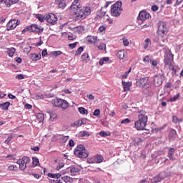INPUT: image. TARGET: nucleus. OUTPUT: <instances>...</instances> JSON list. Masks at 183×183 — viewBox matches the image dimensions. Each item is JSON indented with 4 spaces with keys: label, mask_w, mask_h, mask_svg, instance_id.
<instances>
[{
    "label": "nucleus",
    "mask_w": 183,
    "mask_h": 183,
    "mask_svg": "<svg viewBox=\"0 0 183 183\" xmlns=\"http://www.w3.org/2000/svg\"><path fill=\"white\" fill-rule=\"evenodd\" d=\"M163 52L165 54L164 60L165 68L171 69L174 73L177 72L175 66H174V54L171 53V49L166 46L163 48Z\"/></svg>",
    "instance_id": "f257e3e1"
},
{
    "label": "nucleus",
    "mask_w": 183,
    "mask_h": 183,
    "mask_svg": "<svg viewBox=\"0 0 183 183\" xmlns=\"http://www.w3.org/2000/svg\"><path fill=\"white\" fill-rule=\"evenodd\" d=\"M138 119L134 122V128L137 131H144L148 122V116L145 114V112L141 110L138 114Z\"/></svg>",
    "instance_id": "f03ea898"
},
{
    "label": "nucleus",
    "mask_w": 183,
    "mask_h": 183,
    "mask_svg": "<svg viewBox=\"0 0 183 183\" xmlns=\"http://www.w3.org/2000/svg\"><path fill=\"white\" fill-rule=\"evenodd\" d=\"M74 154L76 157L83 159L88 158L89 156V153L86 151L84 144H79L74 149Z\"/></svg>",
    "instance_id": "7ed1b4c3"
},
{
    "label": "nucleus",
    "mask_w": 183,
    "mask_h": 183,
    "mask_svg": "<svg viewBox=\"0 0 183 183\" xmlns=\"http://www.w3.org/2000/svg\"><path fill=\"white\" fill-rule=\"evenodd\" d=\"M89 15H91V7L84 6L76 14V19H85Z\"/></svg>",
    "instance_id": "20e7f679"
},
{
    "label": "nucleus",
    "mask_w": 183,
    "mask_h": 183,
    "mask_svg": "<svg viewBox=\"0 0 183 183\" xmlns=\"http://www.w3.org/2000/svg\"><path fill=\"white\" fill-rule=\"evenodd\" d=\"M122 6V2L119 1L112 5L111 14L112 16H119V15H121V12H122V9L121 8Z\"/></svg>",
    "instance_id": "39448f33"
},
{
    "label": "nucleus",
    "mask_w": 183,
    "mask_h": 183,
    "mask_svg": "<svg viewBox=\"0 0 183 183\" xmlns=\"http://www.w3.org/2000/svg\"><path fill=\"white\" fill-rule=\"evenodd\" d=\"M53 105L57 107L58 108H61L62 109H66L69 106V103L65 99H54L53 101Z\"/></svg>",
    "instance_id": "423d86ee"
},
{
    "label": "nucleus",
    "mask_w": 183,
    "mask_h": 183,
    "mask_svg": "<svg viewBox=\"0 0 183 183\" xmlns=\"http://www.w3.org/2000/svg\"><path fill=\"white\" fill-rule=\"evenodd\" d=\"M148 81H149V77L140 78L136 81V86L138 88H144V86L149 88V83Z\"/></svg>",
    "instance_id": "0eeeda50"
},
{
    "label": "nucleus",
    "mask_w": 183,
    "mask_h": 183,
    "mask_svg": "<svg viewBox=\"0 0 183 183\" xmlns=\"http://www.w3.org/2000/svg\"><path fill=\"white\" fill-rule=\"evenodd\" d=\"M31 162V159L28 157H24L22 159H20L17 161V164L19 165V169L21 171H25L26 169V164Z\"/></svg>",
    "instance_id": "6e6552de"
},
{
    "label": "nucleus",
    "mask_w": 183,
    "mask_h": 183,
    "mask_svg": "<svg viewBox=\"0 0 183 183\" xmlns=\"http://www.w3.org/2000/svg\"><path fill=\"white\" fill-rule=\"evenodd\" d=\"M149 16H151V14L147 10H142L139 11L137 19L138 22H144L147 19H149Z\"/></svg>",
    "instance_id": "1a4fd4ad"
},
{
    "label": "nucleus",
    "mask_w": 183,
    "mask_h": 183,
    "mask_svg": "<svg viewBox=\"0 0 183 183\" xmlns=\"http://www.w3.org/2000/svg\"><path fill=\"white\" fill-rule=\"evenodd\" d=\"M45 21H46L48 24H55V22L58 21V16L52 13H49L45 14Z\"/></svg>",
    "instance_id": "9d476101"
},
{
    "label": "nucleus",
    "mask_w": 183,
    "mask_h": 183,
    "mask_svg": "<svg viewBox=\"0 0 183 183\" xmlns=\"http://www.w3.org/2000/svg\"><path fill=\"white\" fill-rule=\"evenodd\" d=\"M122 85L124 88V92H128V91H131V87L132 86V81H122Z\"/></svg>",
    "instance_id": "9b49d317"
},
{
    "label": "nucleus",
    "mask_w": 183,
    "mask_h": 183,
    "mask_svg": "<svg viewBox=\"0 0 183 183\" xmlns=\"http://www.w3.org/2000/svg\"><path fill=\"white\" fill-rule=\"evenodd\" d=\"M66 171H70L71 175L74 177V175H76L78 172H79V169L74 166H71L70 167L66 168Z\"/></svg>",
    "instance_id": "f8f14e48"
},
{
    "label": "nucleus",
    "mask_w": 183,
    "mask_h": 183,
    "mask_svg": "<svg viewBox=\"0 0 183 183\" xmlns=\"http://www.w3.org/2000/svg\"><path fill=\"white\" fill-rule=\"evenodd\" d=\"M178 137V134H177V130L174 129H171L169 132V141H174L175 138Z\"/></svg>",
    "instance_id": "ddd939ff"
},
{
    "label": "nucleus",
    "mask_w": 183,
    "mask_h": 183,
    "mask_svg": "<svg viewBox=\"0 0 183 183\" xmlns=\"http://www.w3.org/2000/svg\"><path fill=\"white\" fill-rule=\"evenodd\" d=\"M31 32H42L44 29L40 28L38 26V24H31L30 26Z\"/></svg>",
    "instance_id": "4468645a"
},
{
    "label": "nucleus",
    "mask_w": 183,
    "mask_h": 183,
    "mask_svg": "<svg viewBox=\"0 0 183 183\" xmlns=\"http://www.w3.org/2000/svg\"><path fill=\"white\" fill-rule=\"evenodd\" d=\"M86 40L89 44H96L98 42V36H88Z\"/></svg>",
    "instance_id": "2eb2a0df"
},
{
    "label": "nucleus",
    "mask_w": 183,
    "mask_h": 183,
    "mask_svg": "<svg viewBox=\"0 0 183 183\" xmlns=\"http://www.w3.org/2000/svg\"><path fill=\"white\" fill-rule=\"evenodd\" d=\"M55 4L58 5L59 8H61L62 9L66 6L65 0H55Z\"/></svg>",
    "instance_id": "dca6fc26"
},
{
    "label": "nucleus",
    "mask_w": 183,
    "mask_h": 183,
    "mask_svg": "<svg viewBox=\"0 0 183 183\" xmlns=\"http://www.w3.org/2000/svg\"><path fill=\"white\" fill-rule=\"evenodd\" d=\"M174 154H175V149L170 148L168 152V157L172 161H175V157H174Z\"/></svg>",
    "instance_id": "f3484780"
},
{
    "label": "nucleus",
    "mask_w": 183,
    "mask_h": 183,
    "mask_svg": "<svg viewBox=\"0 0 183 183\" xmlns=\"http://www.w3.org/2000/svg\"><path fill=\"white\" fill-rule=\"evenodd\" d=\"M89 54H88V53H84L82 55H81V61L83 62H89Z\"/></svg>",
    "instance_id": "a211bd4d"
},
{
    "label": "nucleus",
    "mask_w": 183,
    "mask_h": 183,
    "mask_svg": "<svg viewBox=\"0 0 183 183\" xmlns=\"http://www.w3.org/2000/svg\"><path fill=\"white\" fill-rule=\"evenodd\" d=\"M9 105H11V103H9V102L3 103V104H0V108H1V109H3L4 111H6L9 108Z\"/></svg>",
    "instance_id": "6ab92c4d"
},
{
    "label": "nucleus",
    "mask_w": 183,
    "mask_h": 183,
    "mask_svg": "<svg viewBox=\"0 0 183 183\" xmlns=\"http://www.w3.org/2000/svg\"><path fill=\"white\" fill-rule=\"evenodd\" d=\"M154 84L155 86H161V79L158 76H154Z\"/></svg>",
    "instance_id": "aec40b11"
},
{
    "label": "nucleus",
    "mask_w": 183,
    "mask_h": 183,
    "mask_svg": "<svg viewBox=\"0 0 183 183\" xmlns=\"http://www.w3.org/2000/svg\"><path fill=\"white\" fill-rule=\"evenodd\" d=\"M62 174L61 173H56V174H52V173H49L47 176L49 178H56V179H59L60 177H61Z\"/></svg>",
    "instance_id": "412c9836"
},
{
    "label": "nucleus",
    "mask_w": 183,
    "mask_h": 183,
    "mask_svg": "<svg viewBox=\"0 0 183 183\" xmlns=\"http://www.w3.org/2000/svg\"><path fill=\"white\" fill-rule=\"evenodd\" d=\"M15 51H16V50L14 47L8 49L7 54H8L9 56L12 58V56H14V55H15Z\"/></svg>",
    "instance_id": "4be33fe9"
},
{
    "label": "nucleus",
    "mask_w": 183,
    "mask_h": 183,
    "mask_svg": "<svg viewBox=\"0 0 183 183\" xmlns=\"http://www.w3.org/2000/svg\"><path fill=\"white\" fill-rule=\"evenodd\" d=\"M96 157V164H101V162H104V157L100 154H97L95 156Z\"/></svg>",
    "instance_id": "5701e85b"
},
{
    "label": "nucleus",
    "mask_w": 183,
    "mask_h": 183,
    "mask_svg": "<svg viewBox=\"0 0 183 183\" xmlns=\"http://www.w3.org/2000/svg\"><path fill=\"white\" fill-rule=\"evenodd\" d=\"M18 26V24H6V28L7 31H12V29H15V28Z\"/></svg>",
    "instance_id": "b1692460"
},
{
    "label": "nucleus",
    "mask_w": 183,
    "mask_h": 183,
    "mask_svg": "<svg viewBox=\"0 0 183 183\" xmlns=\"http://www.w3.org/2000/svg\"><path fill=\"white\" fill-rule=\"evenodd\" d=\"M80 8H81V5L71 4L69 7V10L76 11H78V9H80Z\"/></svg>",
    "instance_id": "393cba45"
},
{
    "label": "nucleus",
    "mask_w": 183,
    "mask_h": 183,
    "mask_svg": "<svg viewBox=\"0 0 183 183\" xmlns=\"http://www.w3.org/2000/svg\"><path fill=\"white\" fill-rule=\"evenodd\" d=\"M104 7H102L101 10L97 12V16L102 18V16H105V14H107V11L104 10Z\"/></svg>",
    "instance_id": "a878e982"
},
{
    "label": "nucleus",
    "mask_w": 183,
    "mask_h": 183,
    "mask_svg": "<svg viewBox=\"0 0 183 183\" xmlns=\"http://www.w3.org/2000/svg\"><path fill=\"white\" fill-rule=\"evenodd\" d=\"M117 56L119 58V59H124V58H125V51L122 50L119 51Z\"/></svg>",
    "instance_id": "bb28decb"
},
{
    "label": "nucleus",
    "mask_w": 183,
    "mask_h": 183,
    "mask_svg": "<svg viewBox=\"0 0 183 183\" xmlns=\"http://www.w3.org/2000/svg\"><path fill=\"white\" fill-rule=\"evenodd\" d=\"M78 111L80 114H81V115H85V114L88 115V110H86L84 107H79Z\"/></svg>",
    "instance_id": "cd10ccee"
},
{
    "label": "nucleus",
    "mask_w": 183,
    "mask_h": 183,
    "mask_svg": "<svg viewBox=\"0 0 183 183\" xmlns=\"http://www.w3.org/2000/svg\"><path fill=\"white\" fill-rule=\"evenodd\" d=\"M36 119L37 121H39V122H42V121H44V114L42 113H39L36 114Z\"/></svg>",
    "instance_id": "c85d7f7f"
},
{
    "label": "nucleus",
    "mask_w": 183,
    "mask_h": 183,
    "mask_svg": "<svg viewBox=\"0 0 183 183\" xmlns=\"http://www.w3.org/2000/svg\"><path fill=\"white\" fill-rule=\"evenodd\" d=\"M19 0H9V2L6 4V7L9 8L11 6V5H14L15 4H19Z\"/></svg>",
    "instance_id": "c756f323"
},
{
    "label": "nucleus",
    "mask_w": 183,
    "mask_h": 183,
    "mask_svg": "<svg viewBox=\"0 0 183 183\" xmlns=\"http://www.w3.org/2000/svg\"><path fill=\"white\" fill-rule=\"evenodd\" d=\"M61 179L65 183H69L71 182V181H72V178L69 176H64L63 177H61Z\"/></svg>",
    "instance_id": "7c9ffc66"
},
{
    "label": "nucleus",
    "mask_w": 183,
    "mask_h": 183,
    "mask_svg": "<svg viewBox=\"0 0 183 183\" xmlns=\"http://www.w3.org/2000/svg\"><path fill=\"white\" fill-rule=\"evenodd\" d=\"M36 18L41 23L45 21V15L43 16L41 14H37L36 15Z\"/></svg>",
    "instance_id": "2f4dec72"
},
{
    "label": "nucleus",
    "mask_w": 183,
    "mask_h": 183,
    "mask_svg": "<svg viewBox=\"0 0 183 183\" xmlns=\"http://www.w3.org/2000/svg\"><path fill=\"white\" fill-rule=\"evenodd\" d=\"M41 58V54H31V59L32 61H39V59Z\"/></svg>",
    "instance_id": "473e14b6"
},
{
    "label": "nucleus",
    "mask_w": 183,
    "mask_h": 183,
    "mask_svg": "<svg viewBox=\"0 0 183 183\" xmlns=\"http://www.w3.org/2000/svg\"><path fill=\"white\" fill-rule=\"evenodd\" d=\"M145 44L144 46V49H147L148 46H149V44H151V39L149 38H147L144 41Z\"/></svg>",
    "instance_id": "72a5a7b5"
},
{
    "label": "nucleus",
    "mask_w": 183,
    "mask_h": 183,
    "mask_svg": "<svg viewBox=\"0 0 183 183\" xmlns=\"http://www.w3.org/2000/svg\"><path fill=\"white\" fill-rule=\"evenodd\" d=\"M87 162L89 164H97V159L94 157L87 159Z\"/></svg>",
    "instance_id": "f704fd0d"
},
{
    "label": "nucleus",
    "mask_w": 183,
    "mask_h": 183,
    "mask_svg": "<svg viewBox=\"0 0 183 183\" xmlns=\"http://www.w3.org/2000/svg\"><path fill=\"white\" fill-rule=\"evenodd\" d=\"M109 57H104L103 59H101L99 61V65L102 66L104 64V62H109Z\"/></svg>",
    "instance_id": "c9c22d12"
},
{
    "label": "nucleus",
    "mask_w": 183,
    "mask_h": 183,
    "mask_svg": "<svg viewBox=\"0 0 183 183\" xmlns=\"http://www.w3.org/2000/svg\"><path fill=\"white\" fill-rule=\"evenodd\" d=\"M100 137H109L111 135V132H107L105 131H101L99 132Z\"/></svg>",
    "instance_id": "e433bc0d"
},
{
    "label": "nucleus",
    "mask_w": 183,
    "mask_h": 183,
    "mask_svg": "<svg viewBox=\"0 0 183 183\" xmlns=\"http://www.w3.org/2000/svg\"><path fill=\"white\" fill-rule=\"evenodd\" d=\"M83 51H84V47H82V46L79 47L77 49V50L76 51V54H75L76 56H78V55H81V54H82Z\"/></svg>",
    "instance_id": "4c0bfd02"
},
{
    "label": "nucleus",
    "mask_w": 183,
    "mask_h": 183,
    "mask_svg": "<svg viewBox=\"0 0 183 183\" xmlns=\"http://www.w3.org/2000/svg\"><path fill=\"white\" fill-rule=\"evenodd\" d=\"M98 49H100V51H104V49H107V44L105 43H102L97 46Z\"/></svg>",
    "instance_id": "58836bf2"
},
{
    "label": "nucleus",
    "mask_w": 183,
    "mask_h": 183,
    "mask_svg": "<svg viewBox=\"0 0 183 183\" xmlns=\"http://www.w3.org/2000/svg\"><path fill=\"white\" fill-rule=\"evenodd\" d=\"M76 31L78 32L79 34H81V32H84V28L82 26H79L75 28Z\"/></svg>",
    "instance_id": "ea45409f"
},
{
    "label": "nucleus",
    "mask_w": 183,
    "mask_h": 183,
    "mask_svg": "<svg viewBox=\"0 0 183 183\" xmlns=\"http://www.w3.org/2000/svg\"><path fill=\"white\" fill-rule=\"evenodd\" d=\"M180 94L178 93L176 96H174L173 97L170 98L171 102H175V101L179 99Z\"/></svg>",
    "instance_id": "a19ab883"
},
{
    "label": "nucleus",
    "mask_w": 183,
    "mask_h": 183,
    "mask_svg": "<svg viewBox=\"0 0 183 183\" xmlns=\"http://www.w3.org/2000/svg\"><path fill=\"white\" fill-rule=\"evenodd\" d=\"M68 139H69V136H62L60 138V141H61V142H67Z\"/></svg>",
    "instance_id": "79ce46f5"
},
{
    "label": "nucleus",
    "mask_w": 183,
    "mask_h": 183,
    "mask_svg": "<svg viewBox=\"0 0 183 183\" xmlns=\"http://www.w3.org/2000/svg\"><path fill=\"white\" fill-rule=\"evenodd\" d=\"M172 122L177 124V122H182V119H179L177 117L174 116L172 118Z\"/></svg>",
    "instance_id": "37998d69"
},
{
    "label": "nucleus",
    "mask_w": 183,
    "mask_h": 183,
    "mask_svg": "<svg viewBox=\"0 0 183 183\" xmlns=\"http://www.w3.org/2000/svg\"><path fill=\"white\" fill-rule=\"evenodd\" d=\"M91 134L87 131H83L81 132V137L84 138V137H89Z\"/></svg>",
    "instance_id": "c03bdc74"
},
{
    "label": "nucleus",
    "mask_w": 183,
    "mask_h": 183,
    "mask_svg": "<svg viewBox=\"0 0 183 183\" xmlns=\"http://www.w3.org/2000/svg\"><path fill=\"white\" fill-rule=\"evenodd\" d=\"M39 164V159L37 157H33V165L36 167Z\"/></svg>",
    "instance_id": "a18cd8bd"
},
{
    "label": "nucleus",
    "mask_w": 183,
    "mask_h": 183,
    "mask_svg": "<svg viewBox=\"0 0 183 183\" xmlns=\"http://www.w3.org/2000/svg\"><path fill=\"white\" fill-rule=\"evenodd\" d=\"M122 41H123V44H124V46H128V45H129V41H128L127 37H124L122 39Z\"/></svg>",
    "instance_id": "49530a36"
},
{
    "label": "nucleus",
    "mask_w": 183,
    "mask_h": 183,
    "mask_svg": "<svg viewBox=\"0 0 183 183\" xmlns=\"http://www.w3.org/2000/svg\"><path fill=\"white\" fill-rule=\"evenodd\" d=\"M8 24H21V21L18 19H11L8 22Z\"/></svg>",
    "instance_id": "de8ad7c7"
},
{
    "label": "nucleus",
    "mask_w": 183,
    "mask_h": 183,
    "mask_svg": "<svg viewBox=\"0 0 183 183\" xmlns=\"http://www.w3.org/2000/svg\"><path fill=\"white\" fill-rule=\"evenodd\" d=\"M79 42H74V43H72V44H69V47L71 49H74V48H76V45H78Z\"/></svg>",
    "instance_id": "09e8293b"
},
{
    "label": "nucleus",
    "mask_w": 183,
    "mask_h": 183,
    "mask_svg": "<svg viewBox=\"0 0 183 183\" xmlns=\"http://www.w3.org/2000/svg\"><path fill=\"white\" fill-rule=\"evenodd\" d=\"M162 34H163V35H167V34H168V29L165 28V24L163 25V29L162 30Z\"/></svg>",
    "instance_id": "8fccbe9b"
},
{
    "label": "nucleus",
    "mask_w": 183,
    "mask_h": 183,
    "mask_svg": "<svg viewBox=\"0 0 183 183\" xmlns=\"http://www.w3.org/2000/svg\"><path fill=\"white\" fill-rule=\"evenodd\" d=\"M152 11H153V12H157V11H158L159 9V7L157 5H153L151 8Z\"/></svg>",
    "instance_id": "3c124183"
},
{
    "label": "nucleus",
    "mask_w": 183,
    "mask_h": 183,
    "mask_svg": "<svg viewBox=\"0 0 183 183\" xmlns=\"http://www.w3.org/2000/svg\"><path fill=\"white\" fill-rule=\"evenodd\" d=\"M99 114H101V110H99V109H97L94 110L93 115H94V117H99Z\"/></svg>",
    "instance_id": "603ef678"
},
{
    "label": "nucleus",
    "mask_w": 183,
    "mask_h": 183,
    "mask_svg": "<svg viewBox=\"0 0 183 183\" xmlns=\"http://www.w3.org/2000/svg\"><path fill=\"white\" fill-rule=\"evenodd\" d=\"M64 165H65V164H64V163H59V166H57L56 167V171H59V169H61V168H64Z\"/></svg>",
    "instance_id": "864d4df0"
},
{
    "label": "nucleus",
    "mask_w": 183,
    "mask_h": 183,
    "mask_svg": "<svg viewBox=\"0 0 183 183\" xmlns=\"http://www.w3.org/2000/svg\"><path fill=\"white\" fill-rule=\"evenodd\" d=\"M12 135H10L8 137V138L5 140L4 143L5 144H9V142H11V141H12Z\"/></svg>",
    "instance_id": "5fc2aeb1"
},
{
    "label": "nucleus",
    "mask_w": 183,
    "mask_h": 183,
    "mask_svg": "<svg viewBox=\"0 0 183 183\" xmlns=\"http://www.w3.org/2000/svg\"><path fill=\"white\" fill-rule=\"evenodd\" d=\"M53 55H54V56H59V55H61L62 51H53Z\"/></svg>",
    "instance_id": "6e6d98bb"
},
{
    "label": "nucleus",
    "mask_w": 183,
    "mask_h": 183,
    "mask_svg": "<svg viewBox=\"0 0 183 183\" xmlns=\"http://www.w3.org/2000/svg\"><path fill=\"white\" fill-rule=\"evenodd\" d=\"M130 122H131V120L127 118V119H123L121 122V124H130Z\"/></svg>",
    "instance_id": "4d7b16f0"
},
{
    "label": "nucleus",
    "mask_w": 183,
    "mask_h": 183,
    "mask_svg": "<svg viewBox=\"0 0 183 183\" xmlns=\"http://www.w3.org/2000/svg\"><path fill=\"white\" fill-rule=\"evenodd\" d=\"M105 29H107V26H105L104 25H102L99 28V32H104Z\"/></svg>",
    "instance_id": "13d9d810"
},
{
    "label": "nucleus",
    "mask_w": 183,
    "mask_h": 183,
    "mask_svg": "<svg viewBox=\"0 0 183 183\" xmlns=\"http://www.w3.org/2000/svg\"><path fill=\"white\" fill-rule=\"evenodd\" d=\"M69 146L72 147H75V142H74V140L70 139L69 142Z\"/></svg>",
    "instance_id": "bf43d9fd"
},
{
    "label": "nucleus",
    "mask_w": 183,
    "mask_h": 183,
    "mask_svg": "<svg viewBox=\"0 0 183 183\" xmlns=\"http://www.w3.org/2000/svg\"><path fill=\"white\" fill-rule=\"evenodd\" d=\"M56 114H55V113H51V114H50V119H56Z\"/></svg>",
    "instance_id": "052dcab7"
},
{
    "label": "nucleus",
    "mask_w": 183,
    "mask_h": 183,
    "mask_svg": "<svg viewBox=\"0 0 183 183\" xmlns=\"http://www.w3.org/2000/svg\"><path fill=\"white\" fill-rule=\"evenodd\" d=\"M149 61H150L149 56H146L143 59V61L145 63L149 62Z\"/></svg>",
    "instance_id": "680f3d73"
},
{
    "label": "nucleus",
    "mask_w": 183,
    "mask_h": 183,
    "mask_svg": "<svg viewBox=\"0 0 183 183\" xmlns=\"http://www.w3.org/2000/svg\"><path fill=\"white\" fill-rule=\"evenodd\" d=\"M24 74H19L16 76V79H24Z\"/></svg>",
    "instance_id": "e2e57ef3"
},
{
    "label": "nucleus",
    "mask_w": 183,
    "mask_h": 183,
    "mask_svg": "<svg viewBox=\"0 0 183 183\" xmlns=\"http://www.w3.org/2000/svg\"><path fill=\"white\" fill-rule=\"evenodd\" d=\"M24 108H26V109H31L32 105H31L29 104H25Z\"/></svg>",
    "instance_id": "0e129e2a"
},
{
    "label": "nucleus",
    "mask_w": 183,
    "mask_h": 183,
    "mask_svg": "<svg viewBox=\"0 0 183 183\" xmlns=\"http://www.w3.org/2000/svg\"><path fill=\"white\" fill-rule=\"evenodd\" d=\"M28 31H31V27H26V29L22 30V34H25L26 32H28Z\"/></svg>",
    "instance_id": "69168bd1"
},
{
    "label": "nucleus",
    "mask_w": 183,
    "mask_h": 183,
    "mask_svg": "<svg viewBox=\"0 0 183 183\" xmlns=\"http://www.w3.org/2000/svg\"><path fill=\"white\" fill-rule=\"evenodd\" d=\"M80 1L81 0H74L71 4H73V5H81V4H79Z\"/></svg>",
    "instance_id": "338daca9"
},
{
    "label": "nucleus",
    "mask_w": 183,
    "mask_h": 183,
    "mask_svg": "<svg viewBox=\"0 0 183 183\" xmlns=\"http://www.w3.org/2000/svg\"><path fill=\"white\" fill-rule=\"evenodd\" d=\"M166 88H172V84L171 82H168L165 85Z\"/></svg>",
    "instance_id": "774afa93"
}]
</instances>
